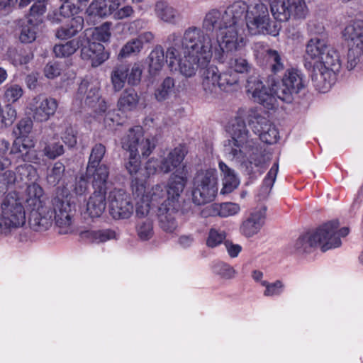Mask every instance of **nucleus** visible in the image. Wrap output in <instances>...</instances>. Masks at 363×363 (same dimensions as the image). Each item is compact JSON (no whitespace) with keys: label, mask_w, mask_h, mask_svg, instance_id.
Returning a JSON list of instances; mask_svg holds the SVG:
<instances>
[{"label":"nucleus","mask_w":363,"mask_h":363,"mask_svg":"<svg viewBox=\"0 0 363 363\" xmlns=\"http://www.w3.org/2000/svg\"><path fill=\"white\" fill-rule=\"evenodd\" d=\"M156 16L164 23L175 24L179 20V12L168 2L158 1L155 6Z\"/></svg>","instance_id":"nucleus-27"},{"label":"nucleus","mask_w":363,"mask_h":363,"mask_svg":"<svg viewBox=\"0 0 363 363\" xmlns=\"http://www.w3.org/2000/svg\"><path fill=\"white\" fill-rule=\"evenodd\" d=\"M77 96L79 99H84L86 105L95 107L96 103L101 99L99 83L84 79L79 86Z\"/></svg>","instance_id":"nucleus-23"},{"label":"nucleus","mask_w":363,"mask_h":363,"mask_svg":"<svg viewBox=\"0 0 363 363\" xmlns=\"http://www.w3.org/2000/svg\"><path fill=\"white\" fill-rule=\"evenodd\" d=\"M22 86L17 84H8L4 87V100L10 104L18 101L23 95Z\"/></svg>","instance_id":"nucleus-44"},{"label":"nucleus","mask_w":363,"mask_h":363,"mask_svg":"<svg viewBox=\"0 0 363 363\" xmlns=\"http://www.w3.org/2000/svg\"><path fill=\"white\" fill-rule=\"evenodd\" d=\"M214 213L217 215H201L203 218L210 216H220L228 218L238 214L240 211L239 204L233 202H225L221 203H213L211 206Z\"/></svg>","instance_id":"nucleus-33"},{"label":"nucleus","mask_w":363,"mask_h":363,"mask_svg":"<svg viewBox=\"0 0 363 363\" xmlns=\"http://www.w3.org/2000/svg\"><path fill=\"white\" fill-rule=\"evenodd\" d=\"M77 11L78 8L74 4L65 3L55 12V20L56 22H60L62 21V18L72 16L74 13H77Z\"/></svg>","instance_id":"nucleus-57"},{"label":"nucleus","mask_w":363,"mask_h":363,"mask_svg":"<svg viewBox=\"0 0 363 363\" xmlns=\"http://www.w3.org/2000/svg\"><path fill=\"white\" fill-rule=\"evenodd\" d=\"M140 164L141 162L138 154L135 155L129 154L128 161L125 162V166L131 176H135L140 169Z\"/></svg>","instance_id":"nucleus-60"},{"label":"nucleus","mask_w":363,"mask_h":363,"mask_svg":"<svg viewBox=\"0 0 363 363\" xmlns=\"http://www.w3.org/2000/svg\"><path fill=\"white\" fill-rule=\"evenodd\" d=\"M231 139L224 145V152L231 160L242 162L245 158L256 167L262 166L269 159L259 145L250 138L245 121L235 117L229 126Z\"/></svg>","instance_id":"nucleus-5"},{"label":"nucleus","mask_w":363,"mask_h":363,"mask_svg":"<svg viewBox=\"0 0 363 363\" xmlns=\"http://www.w3.org/2000/svg\"><path fill=\"white\" fill-rule=\"evenodd\" d=\"M81 237L84 239H86L89 242L100 243L115 239L116 234L115 231L110 229L99 230H89L82 232Z\"/></svg>","instance_id":"nucleus-35"},{"label":"nucleus","mask_w":363,"mask_h":363,"mask_svg":"<svg viewBox=\"0 0 363 363\" xmlns=\"http://www.w3.org/2000/svg\"><path fill=\"white\" fill-rule=\"evenodd\" d=\"M53 211L52 218L59 228L61 234L68 233L72 228L73 216L74 215V206L71 203L69 196L57 194L52 200Z\"/></svg>","instance_id":"nucleus-16"},{"label":"nucleus","mask_w":363,"mask_h":363,"mask_svg":"<svg viewBox=\"0 0 363 363\" xmlns=\"http://www.w3.org/2000/svg\"><path fill=\"white\" fill-rule=\"evenodd\" d=\"M245 8L242 1H236L225 10L212 9L204 16L203 29L216 31L212 50L214 59L219 63L223 64L229 53L240 51L246 45V35L239 26Z\"/></svg>","instance_id":"nucleus-1"},{"label":"nucleus","mask_w":363,"mask_h":363,"mask_svg":"<svg viewBox=\"0 0 363 363\" xmlns=\"http://www.w3.org/2000/svg\"><path fill=\"white\" fill-rule=\"evenodd\" d=\"M26 202L30 211V228L35 231L48 230L52 224V212L47 206L48 198L38 184L33 182L28 186Z\"/></svg>","instance_id":"nucleus-6"},{"label":"nucleus","mask_w":363,"mask_h":363,"mask_svg":"<svg viewBox=\"0 0 363 363\" xmlns=\"http://www.w3.org/2000/svg\"><path fill=\"white\" fill-rule=\"evenodd\" d=\"M345 40L352 43L357 48L362 45L363 21L355 20L350 23L342 33Z\"/></svg>","instance_id":"nucleus-28"},{"label":"nucleus","mask_w":363,"mask_h":363,"mask_svg":"<svg viewBox=\"0 0 363 363\" xmlns=\"http://www.w3.org/2000/svg\"><path fill=\"white\" fill-rule=\"evenodd\" d=\"M213 55L211 37L196 26L186 29L181 43H176L167 50L169 66L172 67L177 60L179 72L186 77H194L199 67L210 62Z\"/></svg>","instance_id":"nucleus-2"},{"label":"nucleus","mask_w":363,"mask_h":363,"mask_svg":"<svg viewBox=\"0 0 363 363\" xmlns=\"http://www.w3.org/2000/svg\"><path fill=\"white\" fill-rule=\"evenodd\" d=\"M220 72L216 66H209L201 74V85L206 95L214 96L218 93Z\"/></svg>","instance_id":"nucleus-24"},{"label":"nucleus","mask_w":363,"mask_h":363,"mask_svg":"<svg viewBox=\"0 0 363 363\" xmlns=\"http://www.w3.org/2000/svg\"><path fill=\"white\" fill-rule=\"evenodd\" d=\"M279 171V164L275 162L264 179L262 186L260 189V194L262 198L267 197L270 193L275 182Z\"/></svg>","instance_id":"nucleus-41"},{"label":"nucleus","mask_w":363,"mask_h":363,"mask_svg":"<svg viewBox=\"0 0 363 363\" xmlns=\"http://www.w3.org/2000/svg\"><path fill=\"white\" fill-rule=\"evenodd\" d=\"M134 13V10L131 6L126 5L121 8L117 9L116 11L113 12V18L116 20H122L129 18Z\"/></svg>","instance_id":"nucleus-64"},{"label":"nucleus","mask_w":363,"mask_h":363,"mask_svg":"<svg viewBox=\"0 0 363 363\" xmlns=\"http://www.w3.org/2000/svg\"><path fill=\"white\" fill-rule=\"evenodd\" d=\"M242 3L246 8L239 26L242 29L243 34L245 35V26H246L251 35L269 34L274 36L278 35L279 28L277 25H271L267 5L263 3L247 5L243 1Z\"/></svg>","instance_id":"nucleus-8"},{"label":"nucleus","mask_w":363,"mask_h":363,"mask_svg":"<svg viewBox=\"0 0 363 363\" xmlns=\"http://www.w3.org/2000/svg\"><path fill=\"white\" fill-rule=\"evenodd\" d=\"M142 67L138 63H135L131 68H129L128 75L127 77L128 84L131 86H137L141 80Z\"/></svg>","instance_id":"nucleus-59"},{"label":"nucleus","mask_w":363,"mask_h":363,"mask_svg":"<svg viewBox=\"0 0 363 363\" xmlns=\"http://www.w3.org/2000/svg\"><path fill=\"white\" fill-rule=\"evenodd\" d=\"M142 50L140 43L135 39L128 41L121 48L118 53L119 58H125L131 55L138 54Z\"/></svg>","instance_id":"nucleus-55"},{"label":"nucleus","mask_w":363,"mask_h":363,"mask_svg":"<svg viewBox=\"0 0 363 363\" xmlns=\"http://www.w3.org/2000/svg\"><path fill=\"white\" fill-rule=\"evenodd\" d=\"M238 75L231 72L220 73L218 88L224 91H232L234 86L238 85Z\"/></svg>","instance_id":"nucleus-46"},{"label":"nucleus","mask_w":363,"mask_h":363,"mask_svg":"<svg viewBox=\"0 0 363 363\" xmlns=\"http://www.w3.org/2000/svg\"><path fill=\"white\" fill-rule=\"evenodd\" d=\"M46 12V5L44 1L38 0L35 1L29 9L28 19L32 18L37 20Z\"/></svg>","instance_id":"nucleus-61"},{"label":"nucleus","mask_w":363,"mask_h":363,"mask_svg":"<svg viewBox=\"0 0 363 363\" xmlns=\"http://www.w3.org/2000/svg\"><path fill=\"white\" fill-rule=\"evenodd\" d=\"M265 57L274 73L279 72L284 69V60L278 51L269 49L266 51Z\"/></svg>","instance_id":"nucleus-49"},{"label":"nucleus","mask_w":363,"mask_h":363,"mask_svg":"<svg viewBox=\"0 0 363 363\" xmlns=\"http://www.w3.org/2000/svg\"><path fill=\"white\" fill-rule=\"evenodd\" d=\"M339 225L338 221L333 220L322 225L312 233L316 246H319L322 251L340 246L341 240L337 234Z\"/></svg>","instance_id":"nucleus-18"},{"label":"nucleus","mask_w":363,"mask_h":363,"mask_svg":"<svg viewBox=\"0 0 363 363\" xmlns=\"http://www.w3.org/2000/svg\"><path fill=\"white\" fill-rule=\"evenodd\" d=\"M62 140L69 147H73L77 143V131L71 126L67 127L62 134Z\"/></svg>","instance_id":"nucleus-62"},{"label":"nucleus","mask_w":363,"mask_h":363,"mask_svg":"<svg viewBox=\"0 0 363 363\" xmlns=\"http://www.w3.org/2000/svg\"><path fill=\"white\" fill-rule=\"evenodd\" d=\"M187 154L186 148L184 146L179 145L172 150L167 156L157 159L150 158L145 164L144 175L145 178H148L151 175H154L157 171L164 174H168L172 171L174 173L169 179V183L172 177L177 175L182 177L185 180V184L187 182L186 167L182 162Z\"/></svg>","instance_id":"nucleus-9"},{"label":"nucleus","mask_w":363,"mask_h":363,"mask_svg":"<svg viewBox=\"0 0 363 363\" xmlns=\"http://www.w3.org/2000/svg\"><path fill=\"white\" fill-rule=\"evenodd\" d=\"M105 153L106 147L101 143L96 144L91 149L87 167L100 166V162L104 157Z\"/></svg>","instance_id":"nucleus-53"},{"label":"nucleus","mask_w":363,"mask_h":363,"mask_svg":"<svg viewBox=\"0 0 363 363\" xmlns=\"http://www.w3.org/2000/svg\"><path fill=\"white\" fill-rule=\"evenodd\" d=\"M219 169L221 172L223 188L220 193L223 194L231 193L235 189L240 181L233 169L230 168L223 162L220 161L218 164Z\"/></svg>","instance_id":"nucleus-26"},{"label":"nucleus","mask_w":363,"mask_h":363,"mask_svg":"<svg viewBox=\"0 0 363 363\" xmlns=\"http://www.w3.org/2000/svg\"><path fill=\"white\" fill-rule=\"evenodd\" d=\"M185 187V180L182 177H172L167 189V199L158 207L157 217L159 225L167 233L174 232L178 227L176 214L179 208V199Z\"/></svg>","instance_id":"nucleus-7"},{"label":"nucleus","mask_w":363,"mask_h":363,"mask_svg":"<svg viewBox=\"0 0 363 363\" xmlns=\"http://www.w3.org/2000/svg\"><path fill=\"white\" fill-rule=\"evenodd\" d=\"M145 184L143 182L135 178V183L133 184V194L135 196V213L138 218H145L147 217L152 203L145 197Z\"/></svg>","instance_id":"nucleus-20"},{"label":"nucleus","mask_w":363,"mask_h":363,"mask_svg":"<svg viewBox=\"0 0 363 363\" xmlns=\"http://www.w3.org/2000/svg\"><path fill=\"white\" fill-rule=\"evenodd\" d=\"M304 66L312 72L311 79L316 89L324 93L330 89L341 61L335 48L324 39L314 37L306 44Z\"/></svg>","instance_id":"nucleus-4"},{"label":"nucleus","mask_w":363,"mask_h":363,"mask_svg":"<svg viewBox=\"0 0 363 363\" xmlns=\"http://www.w3.org/2000/svg\"><path fill=\"white\" fill-rule=\"evenodd\" d=\"M226 236L227 234L225 230L211 228L208 230L206 244L210 248L217 247L222 243L224 244V242L227 240Z\"/></svg>","instance_id":"nucleus-42"},{"label":"nucleus","mask_w":363,"mask_h":363,"mask_svg":"<svg viewBox=\"0 0 363 363\" xmlns=\"http://www.w3.org/2000/svg\"><path fill=\"white\" fill-rule=\"evenodd\" d=\"M16 110L11 104L6 105L4 110L1 111V122L5 126L11 125L16 120Z\"/></svg>","instance_id":"nucleus-58"},{"label":"nucleus","mask_w":363,"mask_h":363,"mask_svg":"<svg viewBox=\"0 0 363 363\" xmlns=\"http://www.w3.org/2000/svg\"><path fill=\"white\" fill-rule=\"evenodd\" d=\"M16 172L19 174L22 179L28 178L32 179L35 177L37 170L31 164H23L16 167Z\"/></svg>","instance_id":"nucleus-63"},{"label":"nucleus","mask_w":363,"mask_h":363,"mask_svg":"<svg viewBox=\"0 0 363 363\" xmlns=\"http://www.w3.org/2000/svg\"><path fill=\"white\" fill-rule=\"evenodd\" d=\"M122 148L129 154L138 155L139 150L143 157L149 156L156 144L153 138H145L141 126L130 128L121 139Z\"/></svg>","instance_id":"nucleus-13"},{"label":"nucleus","mask_w":363,"mask_h":363,"mask_svg":"<svg viewBox=\"0 0 363 363\" xmlns=\"http://www.w3.org/2000/svg\"><path fill=\"white\" fill-rule=\"evenodd\" d=\"M265 217V206H257L250 210L240 225L241 234L246 238H251L257 234L264 224Z\"/></svg>","instance_id":"nucleus-19"},{"label":"nucleus","mask_w":363,"mask_h":363,"mask_svg":"<svg viewBox=\"0 0 363 363\" xmlns=\"http://www.w3.org/2000/svg\"><path fill=\"white\" fill-rule=\"evenodd\" d=\"M79 48V42L72 40L64 44L55 45L53 51L57 57H66L74 54Z\"/></svg>","instance_id":"nucleus-48"},{"label":"nucleus","mask_w":363,"mask_h":363,"mask_svg":"<svg viewBox=\"0 0 363 363\" xmlns=\"http://www.w3.org/2000/svg\"><path fill=\"white\" fill-rule=\"evenodd\" d=\"M218 192L216 170L209 169L199 172L193 181L192 201L196 205L212 201Z\"/></svg>","instance_id":"nucleus-11"},{"label":"nucleus","mask_w":363,"mask_h":363,"mask_svg":"<svg viewBox=\"0 0 363 363\" xmlns=\"http://www.w3.org/2000/svg\"><path fill=\"white\" fill-rule=\"evenodd\" d=\"M34 142L28 138H24L21 145H18V143L15 141L11 148V153L15 154L18 152H21L22 150L21 149V147H22L23 150H26V152L23 155V161L34 164H40V158L39 157L37 152L32 149L34 147Z\"/></svg>","instance_id":"nucleus-30"},{"label":"nucleus","mask_w":363,"mask_h":363,"mask_svg":"<svg viewBox=\"0 0 363 363\" xmlns=\"http://www.w3.org/2000/svg\"><path fill=\"white\" fill-rule=\"evenodd\" d=\"M244 121L246 117L249 125L262 141L267 144H274L279 139V132L276 127L265 118L260 116L254 108H241L238 111V116Z\"/></svg>","instance_id":"nucleus-12"},{"label":"nucleus","mask_w":363,"mask_h":363,"mask_svg":"<svg viewBox=\"0 0 363 363\" xmlns=\"http://www.w3.org/2000/svg\"><path fill=\"white\" fill-rule=\"evenodd\" d=\"M89 16L105 18L113 14L105 0H93L86 9Z\"/></svg>","instance_id":"nucleus-38"},{"label":"nucleus","mask_w":363,"mask_h":363,"mask_svg":"<svg viewBox=\"0 0 363 363\" xmlns=\"http://www.w3.org/2000/svg\"><path fill=\"white\" fill-rule=\"evenodd\" d=\"M43 152L44 155L48 158L55 160L62 155L64 153L65 150L60 142L52 139L44 143Z\"/></svg>","instance_id":"nucleus-47"},{"label":"nucleus","mask_w":363,"mask_h":363,"mask_svg":"<svg viewBox=\"0 0 363 363\" xmlns=\"http://www.w3.org/2000/svg\"><path fill=\"white\" fill-rule=\"evenodd\" d=\"M86 176L92 178L94 191L106 193L109 168L106 164L86 167Z\"/></svg>","instance_id":"nucleus-22"},{"label":"nucleus","mask_w":363,"mask_h":363,"mask_svg":"<svg viewBox=\"0 0 363 363\" xmlns=\"http://www.w3.org/2000/svg\"><path fill=\"white\" fill-rule=\"evenodd\" d=\"M58 106L56 99L44 94H38L28 101L26 110L34 121L44 123L55 116Z\"/></svg>","instance_id":"nucleus-14"},{"label":"nucleus","mask_w":363,"mask_h":363,"mask_svg":"<svg viewBox=\"0 0 363 363\" xmlns=\"http://www.w3.org/2000/svg\"><path fill=\"white\" fill-rule=\"evenodd\" d=\"M33 118H23L16 125V129L13 130V133L18 138L23 137L27 138V135L31 132L33 126Z\"/></svg>","instance_id":"nucleus-56"},{"label":"nucleus","mask_w":363,"mask_h":363,"mask_svg":"<svg viewBox=\"0 0 363 363\" xmlns=\"http://www.w3.org/2000/svg\"><path fill=\"white\" fill-rule=\"evenodd\" d=\"M109 213L116 220L130 218L134 212V206L130 195L123 189H115L110 191L108 197Z\"/></svg>","instance_id":"nucleus-17"},{"label":"nucleus","mask_w":363,"mask_h":363,"mask_svg":"<svg viewBox=\"0 0 363 363\" xmlns=\"http://www.w3.org/2000/svg\"><path fill=\"white\" fill-rule=\"evenodd\" d=\"M175 93V81L172 77H167L155 89L154 98L158 102L168 100Z\"/></svg>","instance_id":"nucleus-34"},{"label":"nucleus","mask_w":363,"mask_h":363,"mask_svg":"<svg viewBox=\"0 0 363 363\" xmlns=\"http://www.w3.org/2000/svg\"><path fill=\"white\" fill-rule=\"evenodd\" d=\"M317 247L312 233L300 236L293 245V252L303 254L311 252L313 247Z\"/></svg>","instance_id":"nucleus-39"},{"label":"nucleus","mask_w":363,"mask_h":363,"mask_svg":"<svg viewBox=\"0 0 363 363\" xmlns=\"http://www.w3.org/2000/svg\"><path fill=\"white\" fill-rule=\"evenodd\" d=\"M111 23L105 22L100 26L96 27L91 33L93 40L103 43L109 41L111 36Z\"/></svg>","instance_id":"nucleus-52"},{"label":"nucleus","mask_w":363,"mask_h":363,"mask_svg":"<svg viewBox=\"0 0 363 363\" xmlns=\"http://www.w3.org/2000/svg\"><path fill=\"white\" fill-rule=\"evenodd\" d=\"M1 210L0 235H7L26 223V211L16 194H9L4 198Z\"/></svg>","instance_id":"nucleus-10"},{"label":"nucleus","mask_w":363,"mask_h":363,"mask_svg":"<svg viewBox=\"0 0 363 363\" xmlns=\"http://www.w3.org/2000/svg\"><path fill=\"white\" fill-rule=\"evenodd\" d=\"M168 57L164 55V50L161 45H156L148 55V67L151 74H156L162 70Z\"/></svg>","instance_id":"nucleus-29"},{"label":"nucleus","mask_w":363,"mask_h":363,"mask_svg":"<svg viewBox=\"0 0 363 363\" xmlns=\"http://www.w3.org/2000/svg\"><path fill=\"white\" fill-rule=\"evenodd\" d=\"M271 12L275 19L287 21L290 18L302 19L308 14L304 0H269Z\"/></svg>","instance_id":"nucleus-15"},{"label":"nucleus","mask_w":363,"mask_h":363,"mask_svg":"<svg viewBox=\"0 0 363 363\" xmlns=\"http://www.w3.org/2000/svg\"><path fill=\"white\" fill-rule=\"evenodd\" d=\"M211 270L215 275L225 280L233 279L237 275V272L233 267L221 261L213 262L211 265Z\"/></svg>","instance_id":"nucleus-37"},{"label":"nucleus","mask_w":363,"mask_h":363,"mask_svg":"<svg viewBox=\"0 0 363 363\" xmlns=\"http://www.w3.org/2000/svg\"><path fill=\"white\" fill-rule=\"evenodd\" d=\"M261 285L265 287L264 291V296H280L284 289V284L281 280H277L274 282L269 283L267 281H262Z\"/></svg>","instance_id":"nucleus-54"},{"label":"nucleus","mask_w":363,"mask_h":363,"mask_svg":"<svg viewBox=\"0 0 363 363\" xmlns=\"http://www.w3.org/2000/svg\"><path fill=\"white\" fill-rule=\"evenodd\" d=\"M37 30V26L33 23V19H28L26 23L21 27L19 40L22 43H33L36 39Z\"/></svg>","instance_id":"nucleus-40"},{"label":"nucleus","mask_w":363,"mask_h":363,"mask_svg":"<svg viewBox=\"0 0 363 363\" xmlns=\"http://www.w3.org/2000/svg\"><path fill=\"white\" fill-rule=\"evenodd\" d=\"M65 171V167L62 162H55L53 167L48 172V183L52 186H56L58 184L64 177Z\"/></svg>","instance_id":"nucleus-50"},{"label":"nucleus","mask_w":363,"mask_h":363,"mask_svg":"<svg viewBox=\"0 0 363 363\" xmlns=\"http://www.w3.org/2000/svg\"><path fill=\"white\" fill-rule=\"evenodd\" d=\"M81 56L84 60H89L93 67H98L109 57L104 46L96 42H89L81 49Z\"/></svg>","instance_id":"nucleus-21"},{"label":"nucleus","mask_w":363,"mask_h":363,"mask_svg":"<svg viewBox=\"0 0 363 363\" xmlns=\"http://www.w3.org/2000/svg\"><path fill=\"white\" fill-rule=\"evenodd\" d=\"M129 67L125 65L115 67L111 73V81L115 91H120L125 86L128 75Z\"/></svg>","instance_id":"nucleus-36"},{"label":"nucleus","mask_w":363,"mask_h":363,"mask_svg":"<svg viewBox=\"0 0 363 363\" xmlns=\"http://www.w3.org/2000/svg\"><path fill=\"white\" fill-rule=\"evenodd\" d=\"M84 26V19L81 16L72 18L69 24L62 26L56 30L55 36L58 39L67 40L76 35Z\"/></svg>","instance_id":"nucleus-31"},{"label":"nucleus","mask_w":363,"mask_h":363,"mask_svg":"<svg viewBox=\"0 0 363 363\" xmlns=\"http://www.w3.org/2000/svg\"><path fill=\"white\" fill-rule=\"evenodd\" d=\"M140 97L133 89H125L118 101V107L123 112L132 111L136 109Z\"/></svg>","instance_id":"nucleus-32"},{"label":"nucleus","mask_w":363,"mask_h":363,"mask_svg":"<svg viewBox=\"0 0 363 363\" xmlns=\"http://www.w3.org/2000/svg\"><path fill=\"white\" fill-rule=\"evenodd\" d=\"M136 232L140 240H150L154 234L152 220L149 218L139 220L136 225Z\"/></svg>","instance_id":"nucleus-43"},{"label":"nucleus","mask_w":363,"mask_h":363,"mask_svg":"<svg viewBox=\"0 0 363 363\" xmlns=\"http://www.w3.org/2000/svg\"><path fill=\"white\" fill-rule=\"evenodd\" d=\"M234 52H233L228 54V59L226 60L228 67L238 73L247 72L250 69V65L246 59L241 57L229 58L230 55ZM224 63H225V62Z\"/></svg>","instance_id":"nucleus-51"},{"label":"nucleus","mask_w":363,"mask_h":363,"mask_svg":"<svg viewBox=\"0 0 363 363\" xmlns=\"http://www.w3.org/2000/svg\"><path fill=\"white\" fill-rule=\"evenodd\" d=\"M167 189H168V184ZM145 196L155 206L160 203L166 196H167V189H165L162 184H155L150 189L147 191L145 189Z\"/></svg>","instance_id":"nucleus-45"},{"label":"nucleus","mask_w":363,"mask_h":363,"mask_svg":"<svg viewBox=\"0 0 363 363\" xmlns=\"http://www.w3.org/2000/svg\"><path fill=\"white\" fill-rule=\"evenodd\" d=\"M305 86L303 74L296 69H288L281 79V82L272 81L270 86L267 87L259 75L253 74L248 77L245 91L247 96L268 109L273 108L279 99L282 101L291 103L294 95L298 94Z\"/></svg>","instance_id":"nucleus-3"},{"label":"nucleus","mask_w":363,"mask_h":363,"mask_svg":"<svg viewBox=\"0 0 363 363\" xmlns=\"http://www.w3.org/2000/svg\"><path fill=\"white\" fill-rule=\"evenodd\" d=\"M106 194L94 191L86 203V213L91 218H99L104 212L106 206Z\"/></svg>","instance_id":"nucleus-25"}]
</instances>
